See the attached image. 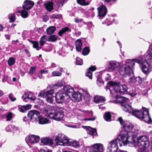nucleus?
<instances>
[{"label": "nucleus", "mask_w": 152, "mask_h": 152, "mask_svg": "<svg viewBox=\"0 0 152 152\" xmlns=\"http://www.w3.org/2000/svg\"><path fill=\"white\" fill-rule=\"evenodd\" d=\"M123 110L126 112L132 113V115L148 123L152 121L149 115V111L147 109L143 107L141 110H134L132 107L127 104H121Z\"/></svg>", "instance_id": "obj_1"}, {"label": "nucleus", "mask_w": 152, "mask_h": 152, "mask_svg": "<svg viewBox=\"0 0 152 152\" xmlns=\"http://www.w3.org/2000/svg\"><path fill=\"white\" fill-rule=\"evenodd\" d=\"M128 143L129 146L136 148L138 147L140 149L146 148L150 145L148 137L146 135H142L139 137L137 141L133 138Z\"/></svg>", "instance_id": "obj_2"}, {"label": "nucleus", "mask_w": 152, "mask_h": 152, "mask_svg": "<svg viewBox=\"0 0 152 152\" xmlns=\"http://www.w3.org/2000/svg\"><path fill=\"white\" fill-rule=\"evenodd\" d=\"M126 140L127 139L124 135L123 134L119 135L116 139L113 140L109 143L107 148V152H116L118 148V145L120 146H121L122 144L126 145L128 144L126 141Z\"/></svg>", "instance_id": "obj_3"}, {"label": "nucleus", "mask_w": 152, "mask_h": 152, "mask_svg": "<svg viewBox=\"0 0 152 152\" xmlns=\"http://www.w3.org/2000/svg\"><path fill=\"white\" fill-rule=\"evenodd\" d=\"M133 125L129 122H124L123 126V129L125 132L120 135L123 134L124 135L127 139V140H126V141L127 143L130 140H132L133 136H135L137 133V132L133 131Z\"/></svg>", "instance_id": "obj_4"}, {"label": "nucleus", "mask_w": 152, "mask_h": 152, "mask_svg": "<svg viewBox=\"0 0 152 152\" xmlns=\"http://www.w3.org/2000/svg\"><path fill=\"white\" fill-rule=\"evenodd\" d=\"M135 62V61L134 60V59L127 60L125 64L121 68L120 71V74L124 76H126V75L129 76L133 74V68Z\"/></svg>", "instance_id": "obj_5"}, {"label": "nucleus", "mask_w": 152, "mask_h": 152, "mask_svg": "<svg viewBox=\"0 0 152 152\" xmlns=\"http://www.w3.org/2000/svg\"><path fill=\"white\" fill-rule=\"evenodd\" d=\"M70 146L74 147L79 146V143L75 140L69 141V139L64 134L59 133L58 135V145Z\"/></svg>", "instance_id": "obj_6"}, {"label": "nucleus", "mask_w": 152, "mask_h": 152, "mask_svg": "<svg viewBox=\"0 0 152 152\" xmlns=\"http://www.w3.org/2000/svg\"><path fill=\"white\" fill-rule=\"evenodd\" d=\"M135 62L141 64L140 67L142 71L144 73L147 74L149 72V65L147 61H143L142 57H140L138 58L134 59Z\"/></svg>", "instance_id": "obj_7"}, {"label": "nucleus", "mask_w": 152, "mask_h": 152, "mask_svg": "<svg viewBox=\"0 0 152 152\" xmlns=\"http://www.w3.org/2000/svg\"><path fill=\"white\" fill-rule=\"evenodd\" d=\"M54 91V89H51L50 91H47L46 92L42 91L39 93V95L44 98H45L48 102L52 103L53 101V98H54L53 95Z\"/></svg>", "instance_id": "obj_8"}, {"label": "nucleus", "mask_w": 152, "mask_h": 152, "mask_svg": "<svg viewBox=\"0 0 152 152\" xmlns=\"http://www.w3.org/2000/svg\"><path fill=\"white\" fill-rule=\"evenodd\" d=\"M59 98H58V103H65L68 102L70 99V96L64 92L63 90L59 91L58 93Z\"/></svg>", "instance_id": "obj_9"}, {"label": "nucleus", "mask_w": 152, "mask_h": 152, "mask_svg": "<svg viewBox=\"0 0 152 152\" xmlns=\"http://www.w3.org/2000/svg\"><path fill=\"white\" fill-rule=\"evenodd\" d=\"M28 117L32 122H36L39 120L40 115L38 111L31 110L28 113Z\"/></svg>", "instance_id": "obj_10"}, {"label": "nucleus", "mask_w": 152, "mask_h": 152, "mask_svg": "<svg viewBox=\"0 0 152 152\" xmlns=\"http://www.w3.org/2000/svg\"><path fill=\"white\" fill-rule=\"evenodd\" d=\"M104 149L102 144L96 143L91 145L89 152H103Z\"/></svg>", "instance_id": "obj_11"}, {"label": "nucleus", "mask_w": 152, "mask_h": 152, "mask_svg": "<svg viewBox=\"0 0 152 152\" xmlns=\"http://www.w3.org/2000/svg\"><path fill=\"white\" fill-rule=\"evenodd\" d=\"M98 16L100 19L102 18L106 15L107 10L104 5H102L97 8Z\"/></svg>", "instance_id": "obj_12"}, {"label": "nucleus", "mask_w": 152, "mask_h": 152, "mask_svg": "<svg viewBox=\"0 0 152 152\" xmlns=\"http://www.w3.org/2000/svg\"><path fill=\"white\" fill-rule=\"evenodd\" d=\"M43 111L45 113H47V116L51 119L57 120V111L52 110L51 112L49 113V109L46 107L43 108Z\"/></svg>", "instance_id": "obj_13"}, {"label": "nucleus", "mask_w": 152, "mask_h": 152, "mask_svg": "<svg viewBox=\"0 0 152 152\" xmlns=\"http://www.w3.org/2000/svg\"><path fill=\"white\" fill-rule=\"evenodd\" d=\"M142 81V79L140 77H135L132 76L130 77L128 80V83L130 84H132L137 83L138 84L141 83Z\"/></svg>", "instance_id": "obj_14"}, {"label": "nucleus", "mask_w": 152, "mask_h": 152, "mask_svg": "<svg viewBox=\"0 0 152 152\" xmlns=\"http://www.w3.org/2000/svg\"><path fill=\"white\" fill-rule=\"evenodd\" d=\"M120 66L119 62L115 61H111L110 62L108 67L110 70H115Z\"/></svg>", "instance_id": "obj_15"}, {"label": "nucleus", "mask_w": 152, "mask_h": 152, "mask_svg": "<svg viewBox=\"0 0 152 152\" xmlns=\"http://www.w3.org/2000/svg\"><path fill=\"white\" fill-rule=\"evenodd\" d=\"M34 2L31 1L27 0L25 1L23 5V9L29 10L34 6Z\"/></svg>", "instance_id": "obj_16"}, {"label": "nucleus", "mask_w": 152, "mask_h": 152, "mask_svg": "<svg viewBox=\"0 0 152 152\" xmlns=\"http://www.w3.org/2000/svg\"><path fill=\"white\" fill-rule=\"evenodd\" d=\"M128 88L125 85H119L118 88L115 89V91L119 93H123L126 92Z\"/></svg>", "instance_id": "obj_17"}, {"label": "nucleus", "mask_w": 152, "mask_h": 152, "mask_svg": "<svg viewBox=\"0 0 152 152\" xmlns=\"http://www.w3.org/2000/svg\"><path fill=\"white\" fill-rule=\"evenodd\" d=\"M115 102L117 103H120L121 104H128L129 102V99L125 97L121 96L118 98Z\"/></svg>", "instance_id": "obj_18"}, {"label": "nucleus", "mask_w": 152, "mask_h": 152, "mask_svg": "<svg viewBox=\"0 0 152 152\" xmlns=\"http://www.w3.org/2000/svg\"><path fill=\"white\" fill-rule=\"evenodd\" d=\"M72 97L77 101L79 102L82 99V95L78 91H73Z\"/></svg>", "instance_id": "obj_19"}, {"label": "nucleus", "mask_w": 152, "mask_h": 152, "mask_svg": "<svg viewBox=\"0 0 152 152\" xmlns=\"http://www.w3.org/2000/svg\"><path fill=\"white\" fill-rule=\"evenodd\" d=\"M41 142L44 145H51L53 144V140L49 137H44L41 139Z\"/></svg>", "instance_id": "obj_20"}, {"label": "nucleus", "mask_w": 152, "mask_h": 152, "mask_svg": "<svg viewBox=\"0 0 152 152\" xmlns=\"http://www.w3.org/2000/svg\"><path fill=\"white\" fill-rule=\"evenodd\" d=\"M28 139L31 143H34L38 142L39 140V136L35 135H31L28 136Z\"/></svg>", "instance_id": "obj_21"}, {"label": "nucleus", "mask_w": 152, "mask_h": 152, "mask_svg": "<svg viewBox=\"0 0 152 152\" xmlns=\"http://www.w3.org/2000/svg\"><path fill=\"white\" fill-rule=\"evenodd\" d=\"M31 106V105L30 104L23 106L19 105L18 106V110L20 112L23 113L25 112L27 110L29 109Z\"/></svg>", "instance_id": "obj_22"}, {"label": "nucleus", "mask_w": 152, "mask_h": 152, "mask_svg": "<svg viewBox=\"0 0 152 152\" xmlns=\"http://www.w3.org/2000/svg\"><path fill=\"white\" fill-rule=\"evenodd\" d=\"M148 51V54L145 57V61H143L148 62V61L151 62H152V49L149 48Z\"/></svg>", "instance_id": "obj_23"}, {"label": "nucleus", "mask_w": 152, "mask_h": 152, "mask_svg": "<svg viewBox=\"0 0 152 152\" xmlns=\"http://www.w3.org/2000/svg\"><path fill=\"white\" fill-rule=\"evenodd\" d=\"M105 100L104 97L100 96H96L94 98V102L96 103L103 102Z\"/></svg>", "instance_id": "obj_24"}, {"label": "nucleus", "mask_w": 152, "mask_h": 152, "mask_svg": "<svg viewBox=\"0 0 152 152\" xmlns=\"http://www.w3.org/2000/svg\"><path fill=\"white\" fill-rule=\"evenodd\" d=\"M96 69V68L95 66H91L88 68L89 71L86 73V76L91 79H92V73L90 71H93L95 70Z\"/></svg>", "instance_id": "obj_25"}, {"label": "nucleus", "mask_w": 152, "mask_h": 152, "mask_svg": "<svg viewBox=\"0 0 152 152\" xmlns=\"http://www.w3.org/2000/svg\"><path fill=\"white\" fill-rule=\"evenodd\" d=\"M86 130L87 133L90 135L94 136L97 134L96 130L89 126L86 127Z\"/></svg>", "instance_id": "obj_26"}, {"label": "nucleus", "mask_w": 152, "mask_h": 152, "mask_svg": "<svg viewBox=\"0 0 152 152\" xmlns=\"http://www.w3.org/2000/svg\"><path fill=\"white\" fill-rule=\"evenodd\" d=\"M50 38L48 36L44 35L42 36L40 38L39 43L40 45L42 46L44 43L47 41H49Z\"/></svg>", "instance_id": "obj_27"}, {"label": "nucleus", "mask_w": 152, "mask_h": 152, "mask_svg": "<svg viewBox=\"0 0 152 152\" xmlns=\"http://www.w3.org/2000/svg\"><path fill=\"white\" fill-rule=\"evenodd\" d=\"M81 91H82V94L85 100L86 101L89 102L90 99V96L88 93L87 91H86L83 89H82Z\"/></svg>", "instance_id": "obj_28"}, {"label": "nucleus", "mask_w": 152, "mask_h": 152, "mask_svg": "<svg viewBox=\"0 0 152 152\" xmlns=\"http://www.w3.org/2000/svg\"><path fill=\"white\" fill-rule=\"evenodd\" d=\"M71 31V29L69 28L68 27H66L60 30L58 32V34L60 36L62 37L63 35L66 31L70 32Z\"/></svg>", "instance_id": "obj_29"}, {"label": "nucleus", "mask_w": 152, "mask_h": 152, "mask_svg": "<svg viewBox=\"0 0 152 152\" xmlns=\"http://www.w3.org/2000/svg\"><path fill=\"white\" fill-rule=\"evenodd\" d=\"M82 43L81 40L80 39H78L75 42V45L76 50L78 51H80L81 50V46H82Z\"/></svg>", "instance_id": "obj_30"}, {"label": "nucleus", "mask_w": 152, "mask_h": 152, "mask_svg": "<svg viewBox=\"0 0 152 152\" xmlns=\"http://www.w3.org/2000/svg\"><path fill=\"white\" fill-rule=\"evenodd\" d=\"M108 84L111 87H115V89H117L118 88V86L120 84V82H116L113 81H110L108 83Z\"/></svg>", "instance_id": "obj_31"}, {"label": "nucleus", "mask_w": 152, "mask_h": 152, "mask_svg": "<svg viewBox=\"0 0 152 152\" xmlns=\"http://www.w3.org/2000/svg\"><path fill=\"white\" fill-rule=\"evenodd\" d=\"M39 123L40 124H43L49 123V120L46 118L41 117L39 118L38 120Z\"/></svg>", "instance_id": "obj_32"}, {"label": "nucleus", "mask_w": 152, "mask_h": 152, "mask_svg": "<svg viewBox=\"0 0 152 152\" xmlns=\"http://www.w3.org/2000/svg\"><path fill=\"white\" fill-rule=\"evenodd\" d=\"M111 115L110 112H107L104 113V119L107 121H110L111 120Z\"/></svg>", "instance_id": "obj_33"}, {"label": "nucleus", "mask_w": 152, "mask_h": 152, "mask_svg": "<svg viewBox=\"0 0 152 152\" xmlns=\"http://www.w3.org/2000/svg\"><path fill=\"white\" fill-rule=\"evenodd\" d=\"M26 9H23V10L21 11H18V13H21V15L22 17L23 18H27L28 16V12L25 10Z\"/></svg>", "instance_id": "obj_34"}, {"label": "nucleus", "mask_w": 152, "mask_h": 152, "mask_svg": "<svg viewBox=\"0 0 152 152\" xmlns=\"http://www.w3.org/2000/svg\"><path fill=\"white\" fill-rule=\"evenodd\" d=\"M64 91L67 93H72L74 91L73 88L69 85H66L64 87Z\"/></svg>", "instance_id": "obj_35"}, {"label": "nucleus", "mask_w": 152, "mask_h": 152, "mask_svg": "<svg viewBox=\"0 0 152 152\" xmlns=\"http://www.w3.org/2000/svg\"><path fill=\"white\" fill-rule=\"evenodd\" d=\"M44 5L46 9L49 11H50L53 9V3L52 2L45 3Z\"/></svg>", "instance_id": "obj_36"}, {"label": "nucleus", "mask_w": 152, "mask_h": 152, "mask_svg": "<svg viewBox=\"0 0 152 152\" xmlns=\"http://www.w3.org/2000/svg\"><path fill=\"white\" fill-rule=\"evenodd\" d=\"M58 110V116H59V117H58V121H60L64 117V114L62 109L61 108L59 110V109Z\"/></svg>", "instance_id": "obj_37"}, {"label": "nucleus", "mask_w": 152, "mask_h": 152, "mask_svg": "<svg viewBox=\"0 0 152 152\" xmlns=\"http://www.w3.org/2000/svg\"><path fill=\"white\" fill-rule=\"evenodd\" d=\"M56 30V28L54 26H51L48 28L46 30L47 33L48 34H50L53 33Z\"/></svg>", "instance_id": "obj_38"}, {"label": "nucleus", "mask_w": 152, "mask_h": 152, "mask_svg": "<svg viewBox=\"0 0 152 152\" xmlns=\"http://www.w3.org/2000/svg\"><path fill=\"white\" fill-rule=\"evenodd\" d=\"M8 18L10 20V22H13L15 21V15L14 13L10 14L8 15Z\"/></svg>", "instance_id": "obj_39"}, {"label": "nucleus", "mask_w": 152, "mask_h": 152, "mask_svg": "<svg viewBox=\"0 0 152 152\" xmlns=\"http://www.w3.org/2000/svg\"><path fill=\"white\" fill-rule=\"evenodd\" d=\"M104 81L102 80L100 77H97L96 83L99 86H103L104 84Z\"/></svg>", "instance_id": "obj_40"}, {"label": "nucleus", "mask_w": 152, "mask_h": 152, "mask_svg": "<svg viewBox=\"0 0 152 152\" xmlns=\"http://www.w3.org/2000/svg\"><path fill=\"white\" fill-rule=\"evenodd\" d=\"M12 116V113L11 112H8L7 113L6 116L7 121H9L11 120Z\"/></svg>", "instance_id": "obj_41"}, {"label": "nucleus", "mask_w": 152, "mask_h": 152, "mask_svg": "<svg viewBox=\"0 0 152 152\" xmlns=\"http://www.w3.org/2000/svg\"><path fill=\"white\" fill-rule=\"evenodd\" d=\"M15 62V59L13 57H10L8 61V65L11 66Z\"/></svg>", "instance_id": "obj_42"}, {"label": "nucleus", "mask_w": 152, "mask_h": 152, "mask_svg": "<svg viewBox=\"0 0 152 152\" xmlns=\"http://www.w3.org/2000/svg\"><path fill=\"white\" fill-rule=\"evenodd\" d=\"M33 44V47L34 48H36L37 50H39L41 48V47H38L39 43L38 42L36 41H32V42Z\"/></svg>", "instance_id": "obj_43"}, {"label": "nucleus", "mask_w": 152, "mask_h": 152, "mask_svg": "<svg viewBox=\"0 0 152 152\" xmlns=\"http://www.w3.org/2000/svg\"><path fill=\"white\" fill-rule=\"evenodd\" d=\"M67 1L66 0H58V7H62L64 3Z\"/></svg>", "instance_id": "obj_44"}, {"label": "nucleus", "mask_w": 152, "mask_h": 152, "mask_svg": "<svg viewBox=\"0 0 152 152\" xmlns=\"http://www.w3.org/2000/svg\"><path fill=\"white\" fill-rule=\"evenodd\" d=\"M77 3L82 5H87L89 4V3L88 2L86 3L85 0H77Z\"/></svg>", "instance_id": "obj_45"}, {"label": "nucleus", "mask_w": 152, "mask_h": 152, "mask_svg": "<svg viewBox=\"0 0 152 152\" xmlns=\"http://www.w3.org/2000/svg\"><path fill=\"white\" fill-rule=\"evenodd\" d=\"M89 51L90 50L89 48L87 47H86L83 49L82 51L83 54L84 55H86L88 54Z\"/></svg>", "instance_id": "obj_46"}, {"label": "nucleus", "mask_w": 152, "mask_h": 152, "mask_svg": "<svg viewBox=\"0 0 152 152\" xmlns=\"http://www.w3.org/2000/svg\"><path fill=\"white\" fill-rule=\"evenodd\" d=\"M65 84V82L63 80V79L62 80H59L58 82V87H61L64 86Z\"/></svg>", "instance_id": "obj_47"}, {"label": "nucleus", "mask_w": 152, "mask_h": 152, "mask_svg": "<svg viewBox=\"0 0 152 152\" xmlns=\"http://www.w3.org/2000/svg\"><path fill=\"white\" fill-rule=\"evenodd\" d=\"M48 37L50 38L49 42H54L56 40L57 38V36L54 35H52L50 36H48Z\"/></svg>", "instance_id": "obj_48"}, {"label": "nucleus", "mask_w": 152, "mask_h": 152, "mask_svg": "<svg viewBox=\"0 0 152 152\" xmlns=\"http://www.w3.org/2000/svg\"><path fill=\"white\" fill-rule=\"evenodd\" d=\"M83 62L82 59L79 58L77 57L76 59V64L78 65H82L83 64Z\"/></svg>", "instance_id": "obj_49"}, {"label": "nucleus", "mask_w": 152, "mask_h": 152, "mask_svg": "<svg viewBox=\"0 0 152 152\" xmlns=\"http://www.w3.org/2000/svg\"><path fill=\"white\" fill-rule=\"evenodd\" d=\"M28 99H30L31 101H34L35 99V97L33 96L31 93H29Z\"/></svg>", "instance_id": "obj_50"}, {"label": "nucleus", "mask_w": 152, "mask_h": 152, "mask_svg": "<svg viewBox=\"0 0 152 152\" xmlns=\"http://www.w3.org/2000/svg\"><path fill=\"white\" fill-rule=\"evenodd\" d=\"M29 93H25L22 96V98L23 99L24 101L26 102V99H28V97Z\"/></svg>", "instance_id": "obj_51"}, {"label": "nucleus", "mask_w": 152, "mask_h": 152, "mask_svg": "<svg viewBox=\"0 0 152 152\" xmlns=\"http://www.w3.org/2000/svg\"><path fill=\"white\" fill-rule=\"evenodd\" d=\"M9 97L12 101H14L16 99V98L13 96V94L12 93H11L9 95Z\"/></svg>", "instance_id": "obj_52"}, {"label": "nucleus", "mask_w": 152, "mask_h": 152, "mask_svg": "<svg viewBox=\"0 0 152 152\" xmlns=\"http://www.w3.org/2000/svg\"><path fill=\"white\" fill-rule=\"evenodd\" d=\"M36 70V68L34 66L32 67L29 71V73L30 74H32Z\"/></svg>", "instance_id": "obj_53"}, {"label": "nucleus", "mask_w": 152, "mask_h": 152, "mask_svg": "<svg viewBox=\"0 0 152 152\" xmlns=\"http://www.w3.org/2000/svg\"><path fill=\"white\" fill-rule=\"evenodd\" d=\"M94 8H92L91 10H89L88 12L90 13H91V14L89 15V16H91L92 17H93L94 15V13L93 12V10H94Z\"/></svg>", "instance_id": "obj_54"}, {"label": "nucleus", "mask_w": 152, "mask_h": 152, "mask_svg": "<svg viewBox=\"0 0 152 152\" xmlns=\"http://www.w3.org/2000/svg\"><path fill=\"white\" fill-rule=\"evenodd\" d=\"M67 126L69 127L74 128H79V126H77L76 125H69L68 126Z\"/></svg>", "instance_id": "obj_55"}, {"label": "nucleus", "mask_w": 152, "mask_h": 152, "mask_svg": "<svg viewBox=\"0 0 152 152\" xmlns=\"http://www.w3.org/2000/svg\"><path fill=\"white\" fill-rule=\"evenodd\" d=\"M58 19H59L60 21L61 22H62L63 21L62 16L61 15H58Z\"/></svg>", "instance_id": "obj_56"}, {"label": "nucleus", "mask_w": 152, "mask_h": 152, "mask_svg": "<svg viewBox=\"0 0 152 152\" xmlns=\"http://www.w3.org/2000/svg\"><path fill=\"white\" fill-rule=\"evenodd\" d=\"M117 0H104V2L107 3H108L111 1H112L113 2H115Z\"/></svg>", "instance_id": "obj_57"}, {"label": "nucleus", "mask_w": 152, "mask_h": 152, "mask_svg": "<svg viewBox=\"0 0 152 152\" xmlns=\"http://www.w3.org/2000/svg\"><path fill=\"white\" fill-rule=\"evenodd\" d=\"M82 21V19H79L77 18H76L75 19V21L76 23H78L79 22H81Z\"/></svg>", "instance_id": "obj_58"}, {"label": "nucleus", "mask_w": 152, "mask_h": 152, "mask_svg": "<svg viewBox=\"0 0 152 152\" xmlns=\"http://www.w3.org/2000/svg\"><path fill=\"white\" fill-rule=\"evenodd\" d=\"M140 152H148V150L147 148H142L140 149Z\"/></svg>", "instance_id": "obj_59"}, {"label": "nucleus", "mask_w": 152, "mask_h": 152, "mask_svg": "<svg viewBox=\"0 0 152 152\" xmlns=\"http://www.w3.org/2000/svg\"><path fill=\"white\" fill-rule=\"evenodd\" d=\"M118 121L120 122V123L121 125L123 124V120L121 117H119L118 118Z\"/></svg>", "instance_id": "obj_60"}, {"label": "nucleus", "mask_w": 152, "mask_h": 152, "mask_svg": "<svg viewBox=\"0 0 152 152\" xmlns=\"http://www.w3.org/2000/svg\"><path fill=\"white\" fill-rule=\"evenodd\" d=\"M81 34V32L80 31L76 32L75 33V35L77 37L79 36Z\"/></svg>", "instance_id": "obj_61"}, {"label": "nucleus", "mask_w": 152, "mask_h": 152, "mask_svg": "<svg viewBox=\"0 0 152 152\" xmlns=\"http://www.w3.org/2000/svg\"><path fill=\"white\" fill-rule=\"evenodd\" d=\"M41 73L42 74L43 73H47L48 72V71L47 70H42L40 71Z\"/></svg>", "instance_id": "obj_62"}, {"label": "nucleus", "mask_w": 152, "mask_h": 152, "mask_svg": "<svg viewBox=\"0 0 152 152\" xmlns=\"http://www.w3.org/2000/svg\"><path fill=\"white\" fill-rule=\"evenodd\" d=\"M40 152H50L48 150L46 149H41Z\"/></svg>", "instance_id": "obj_63"}, {"label": "nucleus", "mask_w": 152, "mask_h": 152, "mask_svg": "<svg viewBox=\"0 0 152 152\" xmlns=\"http://www.w3.org/2000/svg\"><path fill=\"white\" fill-rule=\"evenodd\" d=\"M52 75L53 76H57V72L56 71H54L52 73Z\"/></svg>", "instance_id": "obj_64"}]
</instances>
